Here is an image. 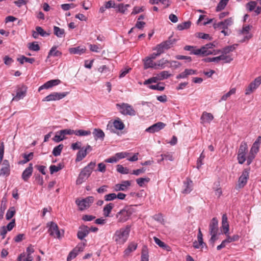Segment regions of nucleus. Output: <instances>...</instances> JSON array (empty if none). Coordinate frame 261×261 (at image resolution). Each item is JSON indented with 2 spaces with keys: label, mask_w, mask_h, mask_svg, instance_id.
Instances as JSON below:
<instances>
[{
  "label": "nucleus",
  "mask_w": 261,
  "mask_h": 261,
  "mask_svg": "<svg viewBox=\"0 0 261 261\" xmlns=\"http://www.w3.org/2000/svg\"><path fill=\"white\" fill-rule=\"evenodd\" d=\"M256 4L255 1H251L246 4V8L249 11H252L255 8Z\"/></svg>",
  "instance_id": "59"
},
{
  "label": "nucleus",
  "mask_w": 261,
  "mask_h": 261,
  "mask_svg": "<svg viewBox=\"0 0 261 261\" xmlns=\"http://www.w3.org/2000/svg\"><path fill=\"white\" fill-rule=\"evenodd\" d=\"M237 44H233L232 45L227 46L222 49V54L226 55L230 52L233 51L236 48Z\"/></svg>",
  "instance_id": "46"
},
{
  "label": "nucleus",
  "mask_w": 261,
  "mask_h": 261,
  "mask_svg": "<svg viewBox=\"0 0 261 261\" xmlns=\"http://www.w3.org/2000/svg\"><path fill=\"white\" fill-rule=\"evenodd\" d=\"M248 149L247 143L242 142L240 146L237 159L238 163L243 164L246 160V153Z\"/></svg>",
  "instance_id": "7"
},
{
  "label": "nucleus",
  "mask_w": 261,
  "mask_h": 261,
  "mask_svg": "<svg viewBox=\"0 0 261 261\" xmlns=\"http://www.w3.org/2000/svg\"><path fill=\"white\" fill-rule=\"evenodd\" d=\"M89 233V228L85 225H82L80 227L77 233L78 239L82 240Z\"/></svg>",
  "instance_id": "21"
},
{
  "label": "nucleus",
  "mask_w": 261,
  "mask_h": 261,
  "mask_svg": "<svg viewBox=\"0 0 261 261\" xmlns=\"http://www.w3.org/2000/svg\"><path fill=\"white\" fill-rule=\"evenodd\" d=\"M218 231V221L216 218H213L209 225L210 233H217Z\"/></svg>",
  "instance_id": "23"
},
{
  "label": "nucleus",
  "mask_w": 261,
  "mask_h": 261,
  "mask_svg": "<svg viewBox=\"0 0 261 261\" xmlns=\"http://www.w3.org/2000/svg\"><path fill=\"white\" fill-rule=\"evenodd\" d=\"M47 227H48V232L50 236L54 238H60V232L58 226L56 223L52 221L48 222Z\"/></svg>",
  "instance_id": "10"
},
{
  "label": "nucleus",
  "mask_w": 261,
  "mask_h": 261,
  "mask_svg": "<svg viewBox=\"0 0 261 261\" xmlns=\"http://www.w3.org/2000/svg\"><path fill=\"white\" fill-rule=\"evenodd\" d=\"M236 92V89L235 88L231 89L227 93L221 97L220 101L226 100L231 95L235 94Z\"/></svg>",
  "instance_id": "47"
},
{
  "label": "nucleus",
  "mask_w": 261,
  "mask_h": 261,
  "mask_svg": "<svg viewBox=\"0 0 261 261\" xmlns=\"http://www.w3.org/2000/svg\"><path fill=\"white\" fill-rule=\"evenodd\" d=\"M77 255V252H76V251L74 249H73L68 254L67 258V261H71L72 259L74 258Z\"/></svg>",
  "instance_id": "64"
},
{
  "label": "nucleus",
  "mask_w": 261,
  "mask_h": 261,
  "mask_svg": "<svg viewBox=\"0 0 261 261\" xmlns=\"http://www.w3.org/2000/svg\"><path fill=\"white\" fill-rule=\"evenodd\" d=\"M71 135L74 134L77 136H86L90 135L91 133L89 130H83V129H78V130H72L71 129Z\"/></svg>",
  "instance_id": "35"
},
{
  "label": "nucleus",
  "mask_w": 261,
  "mask_h": 261,
  "mask_svg": "<svg viewBox=\"0 0 261 261\" xmlns=\"http://www.w3.org/2000/svg\"><path fill=\"white\" fill-rule=\"evenodd\" d=\"M176 40L169 37L167 40L162 42L158 44L154 48V50L159 51V54L164 53L165 50H168L171 48L173 44L175 43Z\"/></svg>",
  "instance_id": "6"
},
{
  "label": "nucleus",
  "mask_w": 261,
  "mask_h": 261,
  "mask_svg": "<svg viewBox=\"0 0 261 261\" xmlns=\"http://www.w3.org/2000/svg\"><path fill=\"white\" fill-rule=\"evenodd\" d=\"M54 34L58 38H62L65 36V30L63 29H61L58 27H54Z\"/></svg>",
  "instance_id": "36"
},
{
  "label": "nucleus",
  "mask_w": 261,
  "mask_h": 261,
  "mask_svg": "<svg viewBox=\"0 0 261 261\" xmlns=\"http://www.w3.org/2000/svg\"><path fill=\"white\" fill-rule=\"evenodd\" d=\"M149 180H150V178H148V177H147V178H139L136 179V182H137V184L140 187H143L144 184L145 182H148L149 181Z\"/></svg>",
  "instance_id": "57"
},
{
  "label": "nucleus",
  "mask_w": 261,
  "mask_h": 261,
  "mask_svg": "<svg viewBox=\"0 0 261 261\" xmlns=\"http://www.w3.org/2000/svg\"><path fill=\"white\" fill-rule=\"evenodd\" d=\"M113 126L116 129L120 130L123 129L125 127L124 124L119 118L114 121Z\"/></svg>",
  "instance_id": "38"
},
{
  "label": "nucleus",
  "mask_w": 261,
  "mask_h": 261,
  "mask_svg": "<svg viewBox=\"0 0 261 261\" xmlns=\"http://www.w3.org/2000/svg\"><path fill=\"white\" fill-rule=\"evenodd\" d=\"M148 253L146 247H144L142 249L141 252V261H149Z\"/></svg>",
  "instance_id": "48"
},
{
  "label": "nucleus",
  "mask_w": 261,
  "mask_h": 261,
  "mask_svg": "<svg viewBox=\"0 0 261 261\" xmlns=\"http://www.w3.org/2000/svg\"><path fill=\"white\" fill-rule=\"evenodd\" d=\"M153 240L155 242V243L159 245L160 247L166 249L167 251H170V247L167 245L166 244H165L163 242H162L161 240H160L159 238L154 237Z\"/></svg>",
  "instance_id": "41"
},
{
  "label": "nucleus",
  "mask_w": 261,
  "mask_h": 261,
  "mask_svg": "<svg viewBox=\"0 0 261 261\" xmlns=\"http://www.w3.org/2000/svg\"><path fill=\"white\" fill-rule=\"evenodd\" d=\"M87 153L86 150L82 147L77 153L76 158L75 159L76 162L81 161L87 155Z\"/></svg>",
  "instance_id": "37"
},
{
  "label": "nucleus",
  "mask_w": 261,
  "mask_h": 261,
  "mask_svg": "<svg viewBox=\"0 0 261 261\" xmlns=\"http://www.w3.org/2000/svg\"><path fill=\"white\" fill-rule=\"evenodd\" d=\"M196 73L197 71L195 70L191 69H186L184 72L180 73L176 76V79H185L188 75L196 74Z\"/></svg>",
  "instance_id": "26"
},
{
  "label": "nucleus",
  "mask_w": 261,
  "mask_h": 261,
  "mask_svg": "<svg viewBox=\"0 0 261 261\" xmlns=\"http://www.w3.org/2000/svg\"><path fill=\"white\" fill-rule=\"evenodd\" d=\"M226 236V241L227 242H228V243H231V242H235V241H237L239 240V238H240V237L239 235L238 234H235V235H233L232 237H230L229 236V233H228Z\"/></svg>",
  "instance_id": "53"
},
{
  "label": "nucleus",
  "mask_w": 261,
  "mask_h": 261,
  "mask_svg": "<svg viewBox=\"0 0 261 261\" xmlns=\"http://www.w3.org/2000/svg\"><path fill=\"white\" fill-rule=\"evenodd\" d=\"M64 145L62 144L56 146L53 150V154L55 156H58L61 154L62 149H63Z\"/></svg>",
  "instance_id": "44"
},
{
  "label": "nucleus",
  "mask_w": 261,
  "mask_h": 261,
  "mask_svg": "<svg viewBox=\"0 0 261 261\" xmlns=\"http://www.w3.org/2000/svg\"><path fill=\"white\" fill-rule=\"evenodd\" d=\"M200 119L202 123H210L214 119V117L211 113L204 112Z\"/></svg>",
  "instance_id": "31"
},
{
  "label": "nucleus",
  "mask_w": 261,
  "mask_h": 261,
  "mask_svg": "<svg viewBox=\"0 0 261 261\" xmlns=\"http://www.w3.org/2000/svg\"><path fill=\"white\" fill-rule=\"evenodd\" d=\"M63 167H64V166L61 163H59V164H58L57 166L51 165L49 167L50 174H53L55 172H58L59 171H60V170L63 169Z\"/></svg>",
  "instance_id": "45"
},
{
  "label": "nucleus",
  "mask_w": 261,
  "mask_h": 261,
  "mask_svg": "<svg viewBox=\"0 0 261 261\" xmlns=\"http://www.w3.org/2000/svg\"><path fill=\"white\" fill-rule=\"evenodd\" d=\"M184 189L182 191L184 194H189L192 190L193 182L190 179H187L186 181H184Z\"/></svg>",
  "instance_id": "28"
},
{
  "label": "nucleus",
  "mask_w": 261,
  "mask_h": 261,
  "mask_svg": "<svg viewBox=\"0 0 261 261\" xmlns=\"http://www.w3.org/2000/svg\"><path fill=\"white\" fill-rule=\"evenodd\" d=\"M61 81L58 79L50 80L44 83L43 85L39 87L38 91L40 92L43 89H47L50 88L53 86L59 85Z\"/></svg>",
  "instance_id": "17"
},
{
  "label": "nucleus",
  "mask_w": 261,
  "mask_h": 261,
  "mask_svg": "<svg viewBox=\"0 0 261 261\" xmlns=\"http://www.w3.org/2000/svg\"><path fill=\"white\" fill-rule=\"evenodd\" d=\"M131 185V182L129 180H124L121 184H118L115 185L114 187V191H126L128 187Z\"/></svg>",
  "instance_id": "15"
},
{
  "label": "nucleus",
  "mask_w": 261,
  "mask_h": 261,
  "mask_svg": "<svg viewBox=\"0 0 261 261\" xmlns=\"http://www.w3.org/2000/svg\"><path fill=\"white\" fill-rule=\"evenodd\" d=\"M157 75L159 81H162L165 79H167L171 76V74H170L167 71H163L157 74Z\"/></svg>",
  "instance_id": "42"
},
{
  "label": "nucleus",
  "mask_w": 261,
  "mask_h": 261,
  "mask_svg": "<svg viewBox=\"0 0 261 261\" xmlns=\"http://www.w3.org/2000/svg\"><path fill=\"white\" fill-rule=\"evenodd\" d=\"M86 47L82 46H79L75 47L69 48V52L70 54H76L81 55L85 53Z\"/></svg>",
  "instance_id": "25"
},
{
  "label": "nucleus",
  "mask_w": 261,
  "mask_h": 261,
  "mask_svg": "<svg viewBox=\"0 0 261 261\" xmlns=\"http://www.w3.org/2000/svg\"><path fill=\"white\" fill-rule=\"evenodd\" d=\"M114 207V204L110 203L107 204L103 208V215L106 217H109L112 210Z\"/></svg>",
  "instance_id": "40"
},
{
  "label": "nucleus",
  "mask_w": 261,
  "mask_h": 261,
  "mask_svg": "<svg viewBox=\"0 0 261 261\" xmlns=\"http://www.w3.org/2000/svg\"><path fill=\"white\" fill-rule=\"evenodd\" d=\"M93 201V197L89 196L82 200L76 199L75 203L78 205L80 210L83 211L89 207Z\"/></svg>",
  "instance_id": "8"
},
{
  "label": "nucleus",
  "mask_w": 261,
  "mask_h": 261,
  "mask_svg": "<svg viewBox=\"0 0 261 261\" xmlns=\"http://www.w3.org/2000/svg\"><path fill=\"white\" fill-rule=\"evenodd\" d=\"M220 61L223 60L225 63H228L232 61V58L230 56H227L226 55L222 54L221 55L219 56Z\"/></svg>",
  "instance_id": "55"
},
{
  "label": "nucleus",
  "mask_w": 261,
  "mask_h": 261,
  "mask_svg": "<svg viewBox=\"0 0 261 261\" xmlns=\"http://www.w3.org/2000/svg\"><path fill=\"white\" fill-rule=\"evenodd\" d=\"M29 48L31 50L38 51L40 49V46L37 42H34L30 44Z\"/></svg>",
  "instance_id": "60"
},
{
  "label": "nucleus",
  "mask_w": 261,
  "mask_h": 261,
  "mask_svg": "<svg viewBox=\"0 0 261 261\" xmlns=\"http://www.w3.org/2000/svg\"><path fill=\"white\" fill-rule=\"evenodd\" d=\"M116 198V194L115 193H110L105 196V200L106 201H112Z\"/></svg>",
  "instance_id": "61"
},
{
  "label": "nucleus",
  "mask_w": 261,
  "mask_h": 261,
  "mask_svg": "<svg viewBox=\"0 0 261 261\" xmlns=\"http://www.w3.org/2000/svg\"><path fill=\"white\" fill-rule=\"evenodd\" d=\"M137 247V244L135 242H131L129 244L127 248L124 251V256H128L131 252L135 251Z\"/></svg>",
  "instance_id": "30"
},
{
  "label": "nucleus",
  "mask_w": 261,
  "mask_h": 261,
  "mask_svg": "<svg viewBox=\"0 0 261 261\" xmlns=\"http://www.w3.org/2000/svg\"><path fill=\"white\" fill-rule=\"evenodd\" d=\"M191 22L190 21H186L178 24L177 29L181 31L189 28L191 26Z\"/></svg>",
  "instance_id": "50"
},
{
  "label": "nucleus",
  "mask_w": 261,
  "mask_h": 261,
  "mask_svg": "<svg viewBox=\"0 0 261 261\" xmlns=\"http://www.w3.org/2000/svg\"><path fill=\"white\" fill-rule=\"evenodd\" d=\"M261 143V136H258L255 141L253 143L250 152L257 154L259 151L260 144Z\"/></svg>",
  "instance_id": "29"
},
{
  "label": "nucleus",
  "mask_w": 261,
  "mask_h": 261,
  "mask_svg": "<svg viewBox=\"0 0 261 261\" xmlns=\"http://www.w3.org/2000/svg\"><path fill=\"white\" fill-rule=\"evenodd\" d=\"M10 173V167L8 160H5L2 164V167L0 170V175L8 176Z\"/></svg>",
  "instance_id": "18"
},
{
  "label": "nucleus",
  "mask_w": 261,
  "mask_h": 261,
  "mask_svg": "<svg viewBox=\"0 0 261 261\" xmlns=\"http://www.w3.org/2000/svg\"><path fill=\"white\" fill-rule=\"evenodd\" d=\"M233 23V19L231 17L225 19L224 21L214 23L213 27L215 29L226 30Z\"/></svg>",
  "instance_id": "11"
},
{
  "label": "nucleus",
  "mask_w": 261,
  "mask_h": 261,
  "mask_svg": "<svg viewBox=\"0 0 261 261\" xmlns=\"http://www.w3.org/2000/svg\"><path fill=\"white\" fill-rule=\"evenodd\" d=\"M15 208L14 206L10 207L6 213V219L8 220L11 219L15 215Z\"/></svg>",
  "instance_id": "49"
},
{
  "label": "nucleus",
  "mask_w": 261,
  "mask_h": 261,
  "mask_svg": "<svg viewBox=\"0 0 261 261\" xmlns=\"http://www.w3.org/2000/svg\"><path fill=\"white\" fill-rule=\"evenodd\" d=\"M27 88L25 86H22L20 88L17 90L16 94L13 97L12 100L19 101L20 99H22L26 95Z\"/></svg>",
  "instance_id": "20"
},
{
  "label": "nucleus",
  "mask_w": 261,
  "mask_h": 261,
  "mask_svg": "<svg viewBox=\"0 0 261 261\" xmlns=\"http://www.w3.org/2000/svg\"><path fill=\"white\" fill-rule=\"evenodd\" d=\"M161 156L162 157L161 161H163V160H165L172 161L174 160L173 155L171 153L167 152L165 154H162L161 155Z\"/></svg>",
  "instance_id": "54"
},
{
  "label": "nucleus",
  "mask_w": 261,
  "mask_h": 261,
  "mask_svg": "<svg viewBox=\"0 0 261 261\" xmlns=\"http://www.w3.org/2000/svg\"><path fill=\"white\" fill-rule=\"evenodd\" d=\"M68 92H63V93H58V92H53L49 95H47L45 97H44L43 99V101H55L61 99L65 97L67 94Z\"/></svg>",
  "instance_id": "12"
},
{
  "label": "nucleus",
  "mask_w": 261,
  "mask_h": 261,
  "mask_svg": "<svg viewBox=\"0 0 261 261\" xmlns=\"http://www.w3.org/2000/svg\"><path fill=\"white\" fill-rule=\"evenodd\" d=\"M214 47H215V45L214 43H210L205 44L199 49H195V47L193 46L186 45L184 47V49L185 50L191 51V54L207 56L213 53L210 49H212Z\"/></svg>",
  "instance_id": "1"
},
{
  "label": "nucleus",
  "mask_w": 261,
  "mask_h": 261,
  "mask_svg": "<svg viewBox=\"0 0 261 261\" xmlns=\"http://www.w3.org/2000/svg\"><path fill=\"white\" fill-rule=\"evenodd\" d=\"M169 63L170 64V67L174 69L178 68L181 66V64L179 62L176 61H169Z\"/></svg>",
  "instance_id": "63"
},
{
  "label": "nucleus",
  "mask_w": 261,
  "mask_h": 261,
  "mask_svg": "<svg viewBox=\"0 0 261 261\" xmlns=\"http://www.w3.org/2000/svg\"><path fill=\"white\" fill-rule=\"evenodd\" d=\"M166 124L163 122H159L148 127L146 129V132L150 133H154L164 128Z\"/></svg>",
  "instance_id": "16"
},
{
  "label": "nucleus",
  "mask_w": 261,
  "mask_h": 261,
  "mask_svg": "<svg viewBox=\"0 0 261 261\" xmlns=\"http://www.w3.org/2000/svg\"><path fill=\"white\" fill-rule=\"evenodd\" d=\"M256 154H255V153H252L251 152H249V153L248 155L246 158L247 165H249L250 164H251V163H252V162L253 161V160L255 158Z\"/></svg>",
  "instance_id": "58"
},
{
  "label": "nucleus",
  "mask_w": 261,
  "mask_h": 261,
  "mask_svg": "<svg viewBox=\"0 0 261 261\" xmlns=\"http://www.w3.org/2000/svg\"><path fill=\"white\" fill-rule=\"evenodd\" d=\"M211 238L210 239V244L214 247L215 245V241L218 239L217 233H211Z\"/></svg>",
  "instance_id": "62"
},
{
  "label": "nucleus",
  "mask_w": 261,
  "mask_h": 261,
  "mask_svg": "<svg viewBox=\"0 0 261 261\" xmlns=\"http://www.w3.org/2000/svg\"><path fill=\"white\" fill-rule=\"evenodd\" d=\"M130 231V226L129 225L116 230L113 236L114 240L117 244H123L127 240Z\"/></svg>",
  "instance_id": "2"
},
{
  "label": "nucleus",
  "mask_w": 261,
  "mask_h": 261,
  "mask_svg": "<svg viewBox=\"0 0 261 261\" xmlns=\"http://www.w3.org/2000/svg\"><path fill=\"white\" fill-rule=\"evenodd\" d=\"M144 67L145 69L149 68L154 69V67H155V62H153V60H151V58L148 57L144 60Z\"/></svg>",
  "instance_id": "33"
},
{
  "label": "nucleus",
  "mask_w": 261,
  "mask_h": 261,
  "mask_svg": "<svg viewBox=\"0 0 261 261\" xmlns=\"http://www.w3.org/2000/svg\"><path fill=\"white\" fill-rule=\"evenodd\" d=\"M34 153L33 152H30L29 154H23V158L24 160L22 161V163L23 164H25L29 161H30L31 160H32L33 158Z\"/></svg>",
  "instance_id": "56"
},
{
  "label": "nucleus",
  "mask_w": 261,
  "mask_h": 261,
  "mask_svg": "<svg viewBox=\"0 0 261 261\" xmlns=\"http://www.w3.org/2000/svg\"><path fill=\"white\" fill-rule=\"evenodd\" d=\"M129 6V4L124 5L121 3L116 5L115 8L117 9V12L124 14Z\"/></svg>",
  "instance_id": "39"
},
{
  "label": "nucleus",
  "mask_w": 261,
  "mask_h": 261,
  "mask_svg": "<svg viewBox=\"0 0 261 261\" xmlns=\"http://www.w3.org/2000/svg\"><path fill=\"white\" fill-rule=\"evenodd\" d=\"M72 132L70 129H65L57 132L53 138L55 142L58 143L66 139L65 136L67 135H71Z\"/></svg>",
  "instance_id": "13"
},
{
  "label": "nucleus",
  "mask_w": 261,
  "mask_h": 261,
  "mask_svg": "<svg viewBox=\"0 0 261 261\" xmlns=\"http://www.w3.org/2000/svg\"><path fill=\"white\" fill-rule=\"evenodd\" d=\"M116 106L122 115L133 116L136 114V112L133 107L127 103H117Z\"/></svg>",
  "instance_id": "5"
},
{
  "label": "nucleus",
  "mask_w": 261,
  "mask_h": 261,
  "mask_svg": "<svg viewBox=\"0 0 261 261\" xmlns=\"http://www.w3.org/2000/svg\"><path fill=\"white\" fill-rule=\"evenodd\" d=\"M169 63V61L163 58L155 62L154 69H162L165 68L166 64Z\"/></svg>",
  "instance_id": "32"
},
{
  "label": "nucleus",
  "mask_w": 261,
  "mask_h": 261,
  "mask_svg": "<svg viewBox=\"0 0 261 261\" xmlns=\"http://www.w3.org/2000/svg\"><path fill=\"white\" fill-rule=\"evenodd\" d=\"M221 228L222 229L223 233L225 235H227L229 230V225L226 214H224L222 215Z\"/></svg>",
  "instance_id": "24"
},
{
  "label": "nucleus",
  "mask_w": 261,
  "mask_h": 261,
  "mask_svg": "<svg viewBox=\"0 0 261 261\" xmlns=\"http://www.w3.org/2000/svg\"><path fill=\"white\" fill-rule=\"evenodd\" d=\"M93 135L96 140L99 139L103 141L105 136L104 132L100 128H94L93 132Z\"/></svg>",
  "instance_id": "27"
},
{
  "label": "nucleus",
  "mask_w": 261,
  "mask_h": 261,
  "mask_svg": "<svg viewBox=\"0 0 261 261\" xmlns=\"http://www.w3.org/2000/svg\"><path fill=\"white\" fill-rule=\"evenodd\" d=\"M33 171V164H29V166L25 168L22 173V178L24 181H27L31 176Z\"/></svg>",
  "instance_id": "19"
},
{
  "label": "nucleus",
  "mask_w": 261,
  "mask_h": 261,
  "mask_svg": "<svg viewBox=\"0 0 261 261\" xmlns=\"http://www.w3.org/2000/svg\"><path fill=\"white\" fill-rule=\"evenodd\" d=\"M35 30L38 32L37 33H38L39 35L42 37L48 36L50 35V33H47L41 27L37 26L35 28Z\"/></svg>",
  "instance_id": "51"
},
{
  "label": "nucleus",
  "mask_w": 261,
  "mask_h": 261,
  "mask_svg": "<svg viewBox=\"0 0 261 261\" xmlns=\"http://www.w3.org/2000/svg\"><path fill=\"white\" fill-rule=\"evenodd\" d=\"M57 46H53L51 49H50L48 56L47 58H50L51 56L53 57H60L62 55V53L57 50Z\"/></svg>",
  "instance_id": "34"
},
{
  "label": "nucleus",
  "mask_w": 261,
  "mask_h": 261,
  "mask_svg": "<svg viewBox=\"0 0 261 261\" xmlns=\"http://www.w3.org/2000/svg\"><path fill=\"white\" fill-rule=\"evenodd\" d=\"M228 1L229 0H221L216 8V11L219 12L223 10L227 5Z\"/></svg>",
  "instance_id": "43"
},
{
  "label": "nucleus",
  "mask_w": 261,
  "mask_h": 261,
  "mask_svg": "<svg viewBox=\"0 0 261 261\" xmlns=\"http://www.w3.org/2000/svg\"><path fill=\"white\" fill-rule=\"evenodd\" d=\"M135 212V208L132 205L125 206L118 212L116 215L118 223H124L127 221L131 215Z\"/></svg>",
  "instance_id": "4"
},
{
  "label": "nucleus",
  "mask_w": 261,
  "mask_h": 261,
  "mask_svg": "<svg viewBox=\"0 0 261 261\" xmlns=\"http://www.w3.org/2000/svg\"><path fill=\"white\" fill-rule=\"evenodd\" d=\"M249 172L250 168L245 169L243 170L242 175L239 178L238 184L236 186L237 189H241L246 185L249 177Z\"/></svg>",
  "instance_id": "9"
},
{
  "label": "nucleus",
  "mask_w": 261,
  "mask_h": 261,
  "mask_svg": "<svg viewBox=\"0 0 261 261\" xmlns=\"http://www.w3.org/2000/svg\"><path fill=\"white\" fill-rule=\"evenodd\" d=\"M251 28L252 26L249 25L243 26L242 29L238 31L239 35H245L243 41H244L245 40H249L251 38V35H248Z\"/></svg>",
  "instance_id": "22"
},
{
  "label": "nucleus",
  "mask_w": 261,
  "mask_h": 261,
  "mask_svg": "<svg viewBox=\"0 0 261 261\" xmlns=\"http://www.w3.org/2000/svg\"><path fill=\"white\" fill-rule=\"evenodd\" d=\"M95 166L96 163L95 162H91L86 167H85L79 175L76 180V185H81L90 176Z\"/></svg>",
  "instance_id": "3"
},
{
  "label": "nucleus",
  "mask_w": 261,
  "mask_h": 261,
  "mask_svg": "<svg viewBox=\"0 0 261 261\" xmlns=\"http://www.w3.org/2000/svg\"><path fill=\"white\" fill-rule=\"evenodd\" d=\"M117 171L121 174H128L129 173V169L126 167H124L122 165H118L117 166Z\"/></svg>",
  "instance_id": "52"
},
{
  "label": "nucleus",
  "mask_w": 261,
  "mask_h": 261,
  "mask_svg": "<svg viewBox=\"0 0 261 261\" xmlns=\"http://www.w3.org/2000/svg\"><path fill=\"white\" fill-rule=\"evenodd\" d=\"M261 84V76L256 77L251 82L245 90V94L249 95L254 91Z\"/></svg>",
  "instance_id": "14"
}]
</instances>
